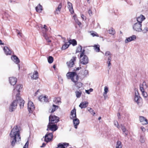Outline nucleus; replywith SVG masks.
I'll use <instances>...</instances> for the list:
<instances>
[{"label":"nucleus","instance_id":"obj_1","mask_svg":"<svg viewBox=\"0 0 148 148\" xmlns=\"http://www.w3.org/2000/svg\"><path fill=\"white\" fill-rule=\"evenodd\" d=\"M10 136L12 140L11 145L14 146L17 141H19L21 140L20 132L17 125L14 127L10 134Z\"/></svg>","mask_w":148,"mask_h":148},{"label":"nucleus","instance_id":"obj_2","mask_svg":"<svg viewBox=\"0 0 148 148\" xmlns=\"http://www.w3.org/2000/svg\"><path fill=\"white\" fill-rule=\"evenodd\" d=\"M66 76L68 79H70L75 83V85L78 88L81 87L82 84L80 82H78L79 77L77 73L75 72H69Z\"/></svg>","mask_w":148,"mask_h":148},{"label":"nucleus","instance_id":"obj_3","mask_svg":"<svg viewBox=\"0 0 148 148\" xmlns=\"http://www.w3.org/2000/svg\"><path fill=\"white\" fill-rule=\"evenodd\" d=\"M85 49L82 50V47L81 46H78L76 50V53L80 52V57L81 63L83 64H86L88 63V59L87 56L84 54Z\"/></svg>","mask_w":148,"mask_h":148},{"label":"nucleus","instance_id":"obj_4","mask_svg":"<svg viewBox=\"0 0 148 148\" xmlns=\"http://www.w3.org/2000/svg\"><path fill=\"white\" fill-rule=\"evenodd\" d=\"M59 120V118L54 115H51L49 117V123L55 124Z\"/></svg>","mask_w":148,"mask_h":148},{"label":"nucleus","instance_id":"obj_5","mask_svg":"<svg viewBox=\"0 0 148 148\" xmlns=\"http://www.w3.org/2000/svg\"><path fill=\"white\" fill-rule=\"evenodd\" d=\"M16 99L18 101V103H19L20 108H23L24 107V105L25 102L24 101L21 97L19 93L16 94Z\"/></svg>","mask_w":148,"mask_h":148},{"label":"nucleus","instance_id":"obj_6","mask_svg":"<svg viewBox=\"0 0 148 148\" xmlns=\"http://www.w3.org/2000/svg\"><path fill=\"white\" fill-rule=\"evenodd\" d=\"M76 56H73L72 59L69 61L66 62V64L69 68H71L75 64V62L76 60Z\"/></svg>","mask_w":148,"mask_h":148},{"label":"nucleus","instance_id":"obj_7","mask_svg":"<svg viewBox=\"0 0 148 148\" xmlns=\"http://www.w3.org/2000/svg\"><path fill=\"white\" fill-rule=\"evenodd\" d=\"M54 123H49L47 125V130L48 131L49 130H51L53 132L56 131L58 128L56 125L54 124Z\"/></svg>","mask_w":148,"mask_h":148},{"label":"nucleus","instance_id":"obj_8","mask_svg":"<svg viewBox=\"0 0 148 148\" xmlns=\"http://www.w3.org/2000/svg\"><path fill=\"white\" fill-rule=\"evenodd\" d=\"M18 103V101L16 99L12 102L9 108V110L10 111H13L16 108Z\"/></svg>","mask_w":148,"mask_h":148},{"label":"nucleus","instance_id":"obj_9","mask_svg":"<svg viewBox=\"0 0 148 148\" xmlns=\"http://www.w3.org/2000/svg\"><path fill=\"white\" fill-rule=\"evenodd\" d=\"M53 138V133H47L45 136V141L48 143L51 141Z\"/></svg>","mask_w":148,"mask_h":148},{"label":"nucleus","instance_id":"obj_10","mask_svg":"<svg viewBox=\"0 0 148 148\" xmlns=\"http://www.w3.org/2000/svg\"><path fill=\"white\" fill-rule=\"evenodd\" d=\"M133 29L137 32H141L142 31V24L136 23L133 26Z\"/></svg>","mask_w":148,"mask_h":148},{"label":"nucleus","instance_id":"obj_11","mask_svg":"<svg viewBox=\"0 0 148 148\" xmlns=\"http://www.w3.org/2000/svg\"><path fill=\"white\" fill-rule=\"evenodd\" d=\"M138 93L137 95L135 93L134 100L138 105L140 106L142 103V100L141 98L138 96Z\"/></svg>","mask_w":148,"mask_h":148},{"label":"nucleus","instance_id":"obj_12","mask_svg":"<svg viewBox=\"0 0 148 148\" xmlns=\"http://www.w3.org/2000/svg\"><path fill=\"white\" fill-rule=\"evenodd\" d=\"M35 106L33 103L29 101L28 103V109L29 112H32L35 109Z\"/></svg>","mask_w":148,"mask_h":148},{"label":"nucleus","instance_id":"obj_13","mask_svg":"<svg viewBox=\"0 0 148 148\" xmlns=\"http://www.w3.org/2000/svg\"><path fill=\"white\" fill-rule=\"evenodd\" d=\"M70 118L72 119L76 118V110L75 108L71 110V112Z\"/></svg>","mask_w":148,"mask_h":148},{"label":"nucleus","instance_id":"obj_14","mask_svg":"<svg viewBox=\"0 0 148 148\" xmlns=\"http://www.w3.org/2000/svg\"><path fill=\"white\" fill-rule=\"evenodd\" d=\"M39 100L42 102H48L49 101V99L48 97L46 96H40L38 98Z\"/></svg>","mask_w":148,"mask_h":148},{"label":"nucleus","instance_id":"obj_15","mask_svg":"<svg viewBox=\"0 0 148 148\" xmlns=\"http://www.w3.org/2000/svg\"><path fill=\"white\" fill-rule=\"evenodd\" d=\"M23 86L21 84H16L15 87L14 89V91L15 92L16 91L18 92L17 94L20 93V90L22 88Z\"/></svg>","mask_w":148,"mask_h":148},{"label":"nucleus","instance_id":"obj_16","mask_svg":"<svg viewBox=\"0 0 148 148\" xmlns=\"http://www.w3.org/2000/svg\"><path fill=\"white\" fill-rule=\"evenodd\" d=\"M136 38V36L135 35H132L128 38H127L125 40V43H127L131 41L135 40Z\"/></svg>","mask_w":148,"mask_h":148},{"label":"nucleus","instance_id":"obj_17","mask_svg":"<svg viewBox=\"0 0 148 148\" xmlns=\"http://www.w3.org/2000/svg\"><path fill=\"white\" fill-rule=\"evenodd\" d=\"M9 80L11 85H14L17 82V79L15 77H10L9 78Z\"/></svg>","mask_w":148,"mask_h":148},{"label":"nucleus","instance_id":"obj_18","mask_svg":"<svg viewBox=\"0 0 148 148\" xmlns=\"http://www.w3.org/2000/svg\"><path fill=\"white\" fill-rule=\"evenodd\" d=\"M139 120L140 122L143 123V124H148V121L147 120L145 117L143 116H140L139 117Z\"/></svg>","mask_w":148,"mask_h":148},{"label":"nucleus","instance_id":"obj_19","mask_svg":"<svg viewBox=\"0 0 148 148\" xmlns=\"http://www.w3.org/2000/svg\"><path fill=\"white\" fill-rule=\"evenodd\" d=\"M145 17L143 15L141 14L137 18V21L138 22L137 23H139L142 24V22L145 19Z\"/></svg>","mask_w":148,"mask_h":148},{"label":"nucleus","instance_id":"obj_20","mask_svg":"<svg viewBox=\"0 0 148 148\" xmlns=\"http://www.w3.org/2000/svg\"><path fill=\"white\" fill-rule=\"evenodd\" d=\"M67 7L71 12V14H73L74 13V11L73 9L72 4L70 2L68 1L67 2Z\"/></svg>","mask_w":148,"mask_h":148},{"label":"nucleus","instance_id":"obj_21","mask_svg":"<svg viewBox=\"0 0 148 148\" xmlns=\"http://www.w3.org/2000/svg\"><path fill=\"white\" fill-rule=\"evenodd\" d=\"M73 122L74 125V127L75 129L77 128V126L79 123V121L77 118H75L73 119Z\"/></svg>","mask_w":148,"mask_h":148},{"label":"nucleus","instance_id":"obj_22","mask_svg":"<svg viewBox=\"0 0 148 148\" xmlns=\"http://www.w3.org/2000/svg\"><path fill=\"white\" fill-rule=\"evenodd\" d=\"M3 50L5 53L6 55H10L11 54L12 51L8 47H4L3 48Z\"/></svg>","mask_w":148,"mask_h":148},{"label":"nucleus","instance_id":"obj_23","mask_svg":"<svg viewBox=\"0 0 148 148\" xmlns=\"http://www.w3.org/2000/svg\"><path fill=\"white\" fill-rule=\"evenodd\" d=\"M31 78L33 79H36L38 78V73L37 71H35L33 72Z\"/></svg>","mask_w":148,"mask_h":148},{"label":"nucleus","instance_id":"obj_24","mask_svg":"<svg viewBox=\"0 0 148 148\" xmlns=\"http://www.w3.org/2000/svg\"><path fill=\"white\" fill-rule=\"evenodd\" d=\"M11 58L12 60L16 64L19 63L20 62L19 60L16 56H12L11 57Z\"/></svg>","mask_w":148,"mask_h":148},{"label":"nucleus","instance_id":"obj_25","mask_svg":"<svg viewBox=\"0 0 148 148\" xmlns=\"http://www.w3.org/2000/svg\"><path fill=\"white\" fill-rule=\"evenodd\" d=\"M58 106L54 104H53L52 107L49 109V112L51 113L53 112L56 110L58 109Z\"/></svg>","mask_w":148,"mask_h":148},{"label":"nucleus","instance_id":"obj_26","mask_svg":"<svg viewBox=\"0 0 148 148\" xmlns=\"http://www.w3.org/2000/svg\"><path fill=\"white\" fill-rule=\"evenodd\" d=\"M88 102L86 101L81 102L79 106L81 108H86L88 105Z\"/></svg>","mask_w":148,"mask_h":148},{"label":"nucleus","instance_id":"obj_27","mask_svg":"<svg viewBox=\"0 0 148 148\" xmlns=\"http://www.w3.org/2000/svg\"><path fill=\"white\" fill-rule=\"evenodd\" d=\"M69 145V144L66 143H63V144L59 143L58 145L57 148H65V146L67 147Z\"/></svg>","mask_w":148,"mask_h":148},{"label":"nucleus","instance_id":"obj_28","mask_svg":"<svg viewBox=\"0 0 148 148\" xmlns=\"http://www.w3.org/2000/svg\"><path fill=\"white\" fill-rule=\"evenodd\" d=\"M121 129L123 131V133H125V136H127L128 134V131L126 130L125 127L124 126L121 125Z\"/></svg>","mask_w":148,"mask_h":148},{"label":"nucleus","instance_id":"obj_29","mask_svg":"<svg viewBox=\"0 0 148 148\" xmlns=\"http://www.w3.org/2000/svg\"><path fill=\"white\" fill-rule=\"evenodd\" d=\"M70 45V43L68 42H65L64 45H63L62 47V50H64L67 49L69 46Z\"/></svg>","mask_w":148,"mask_h":148},{"label":"nucleus","instance_id":"obj_30","mask_svg":"<svg viewBox=\"0 0 148 148\" xmlns=\"http://www.w3.org/2000/svg\"><path fill=\"white\" fill-rule=\"evenodd\" d=\"M144 85L145 88L147 87V85L146 84V83L145 82H143V84L140 85V89L141 92L145 91L143 88Z\"/></svg>","mask_w":148,"mask_h":148},{"label":"nucleus","instance_id":"obj_31","mask_svg":"<svg viewBox=\"0 0 148 148\" xmlns=\"http://www.w3.org/2000/svg\"><path fill=\"white\" fill-rule=\"evenodd\" d=\"M62 6V3H60L58 5L57 8L56 9L55 11V12L56 13L58 14L60 12Z\"/></svg>","mask_w":148,"mask_h":148},{"label":"nucleus","instance_id":"obj_32","mask_svg":"<svg viewBox=\"0 0 148 148\" xmlns=\"http://www.w3.org/2000/svg\"><path fill=\"white\" fill-rule=\"evenodd\" d=\"M36 11L38 12H40L42 10V7L39 4L38 6L36 8Z\"/></svg>","mask_w":148,"mask_h":148},{"label":"nucleus","instance_id":"obj_33","mask_svg":"<svg viewBox=\"0 0 148 148\" xmlns=\"http://www.w3.org/2000/svg\"><path fill=\"white\" fill-rule=\"evenodd\" d=\"M53 101L56 104H59V103H61V99L60 97H57L54 99Z\"/></svg>","mask_w":148,"mask_h":148},{"label":"nucleus","instance_id":"obj_34","mask_svg":"<svg viewBox=\"0 0 148 148\" xmlns=\"http://www.w3.org/2000/svg\"><path fill=\"white\" fill-rule=\"evenodd\" d=\"M94 49L97 52H99L100 50V46L99 45H95L93 46Z\"/></svg>","mask_w":148,"mask_h":148},{"label":"nucleus","instance_id":"obj_35","mask_svg":"<svg viewBox=\"0 0 148 148\" xmlns=\"http://www.w3.org/2000/svg\"><path fill=\"white\" fill-rule=\"evenodd\" d=\"M73 17L76 23L79 26V27H80L81 25H82L81 23L79 21L77 18L75 16H73Z\"/></svg>","mask_w":148,"mask_h":148},{"label":"nucleus","instance_id":"obj_36","mask_svg":"<svg viewBox=\"0 0 148 148\" xmlns=\"http://www.w3.org/2000/svg\"><path fill=\"white\" fill-rule=\"evenodd\" d=\"M122 145L121 143V142L119 140L116 143V148H122Z\"/></svg>","mask_w":148,"mask_h":148},{"label":"nucleus","instance_id":"obj_37","mask_svg":"<svg viewBox=\"0 0 148 148\" xmlns=\"http://www.w3.org/2000/svg\"><path fill=\"white\" fill-rule=\"evenodd\" d=\"M109 34L114 35L115 34V32L114 29L112 28H110L108 30Z\"/></svg>","mask_w":148,"mask_h":148},{"label":"nucleus","instance_id":"obj_38","mask_svg":"<svg viewBox=\"0 0 148 148\" xmlns=\"http://www.w3.org/2000/svg\"><path fill=\"white\" fill-rule=\"evenodd\" d=\"M69 42L70 43V44H72L73 46L77 45V42L75 39L70 40Z\"/></svg>","mask_w":148,"mask_h":148},{"label":"nucleus","instance_id":"obj_39","mask_svg":"<svg viewBox=\"0 0 148 148\" xmlns=\"http://www.w3.org/2000/svg\"><path fill=\"white\" fill-rule=\"evenodd\" d=\"M77 98H79L82 94V92L81 91H76L75 92Z\"/></svg>","mask_w":148,"mask_h":148},{"label":"nucleus","instance_id":"obj_40","mask_svg":"<svg viewBox=\"0 0 148 148\" xmlns=\"http://www.w3.org/2000/svg\"><path fill=\"white\" fill-rule=\"evenodd\" d=\"M44 37L45 39H46L47 42L48 43L51 42V40L50 39V37H49L46 34L44 35Z\"/></svg>","mask_w":148,"mask_h":148},{"label":"nucleus","instance_id":"obj_41","mask_svg":"<svg viewBox=\"0 0 148 148\" xmlns=\"http://www.w3.org/2000/svg\"><path fill=\"white\" fill-rule=\"evenodd\" d=\"M53 60V58L51 56H49L48 58V61L49 63H51Z\"/></svg>","mask_w":148,"mask_h":148},{"label":"nucleus","instance_id":"obj_42","mask_svg":"<svg viewBox=\"0 0 148 148\" xmlns=\"http://www.w3.org/2000/svg\"><path fill=\"white\" fill-rule=\"evenodd\" d=\"M90 33H91V35L93 37L94 36H97V37H99V35L96 33V32H93V31H91L90 32Z\"/></svg>","mask_w":148,"mask_h":148},{"label":"nucleus","instance_id":"obj_43","mask_svg":"<svg viewBox=\"0 0 148 148\" xmlns=\"http://www.w3.org/2000/svg\"><path fill=\"white\" fill-rule=\"evenodd\" d=\"M104 90V92H103V95L104 96H105L108 91V88L107 86H106L105 87Z\"/></svg>","mask_w":148,"mask_h":148},{"label":"nucleus","instance_id":"obj_44","mask_svg":"<svg viewBox=\"0 0 148 148\" xmlns=\"http://www.w3.org/2000/svg\"><path fill=\"white\" fill-rule=\"evenodd\" d=\"M105 55L106 56H108V57H111V58L112 57V54L110 52V51H106L105 54Z\"/></svg>","mask_w":148,"mask_h":148},{"label":"nucleus","instance_id":"obj_45","mask_svg":"<svg viewBox=\"0 0 148 148\" xmlns=\"http://www.w3.org/2000/svg\"><path fill=\"white\" fill-rule=\"evenodd\" d=\"M111 57H108V61L107 62V63L108 64V66H109L111 65L110 62L111 61Z\"/></svg>","mask_w":148,"mask_h":148},{"label":"nucleus","instance_id":"obj_46","mask_svg":"<svg viewBox=\"0 0 148 148\" xmlns=\"http://www.w3.org/2000/svg\"><path fill=\"white\" fill-rule=\"evenodd\" d=\"M88 110L93 115H94L95 114V112H93V110L91 108H89V109H88Z\"/></svg>","mask_w":148,"mask_h":148},{"label":"nucleus","instance_id":"obj_47","mask_svg":"<svg viewBox=\"0 0 148 148\" xmlns=\"http://www.w3.org/2000/svg\"><path fill=\"white\" fill-rule=\"evenodd\" d=\"M142 32L143 33H146L148 31V28L145 27L143 30L142 29Z\"/></svg>","mask_w":148,"mask_h":148},{"label":"nucleus","instance_id":"obj_48","mask_svg":"<svg viewBox=\"0 0 148 148\" xmlns=\"http://www.w3.org/2000/svg\"><path fill=\"white\" fill-rule=\"evenodd\" d=\"M142 92V94L143 96L144 97H147V93L145 92V91H143Z\"/></svg>","mask_w":148,"mask_h":148},{"label":"nucleus","instance_id":"obj_49","mask_svg":"<svg viewBox=\"0 0 148 148\" xmlns=\"http://www.w3.org/2000/svg\"><path fill=\"white\" fill-rule=\"evenodd\" d=\"M88 13L90 16L92 15V12L90 9L88 10Z\"/></svg>","mask_w":148,"mask_h":148},{"label":"nucleus","instance_id":"obj_50","mask_svg":"<svg viewBox=\"0 0 148 148\" xmlns=\"http://www.w3.org/2000/svg\"><path fill=\"white\" fill-rule=\"evenodd\" d=\"M114 125L115 126H116L118 128H119V124L118 122L117 121L115 122Z\"/></svg>","mask_w":148,"mask_h":148},{"label":"nucleus","instance_id":"obj_51","mask_svg":"<svg viewBox=\"0 0 148 148\" xmlns=\"http://www.w3.org/2000/svg\"><path fill=\"white\" fill-rule=\"evenodd\" d=\"M140 128L143 132H144L145 131V129L144 127H141Z\"/></svg>","mask_w":148,"mask_h":148},{"label":"nucleus","instance_id":"obj_52","mask_svg":"<svg viewBox=\"0 0 148 148\" xmlns=\"http://www.w3.org/2000/svg\"><path fill=\"white\" fill-rule=\"evenodd\" d=\"M44 29H45V31L46 32V31H47L48 30V29L47 28V26L45 25H44V27H43Z\"/></svg>","mask_w":148,"mask_h":148},{"label":"nucleus","instance_id":"obj_53","mask_svg":"<svg viewBox=\"0 0 148 148\" xmlns=\"http://www.w3.org/2000/svg\"><path fill=\"white\" fill-rule=\"evenodd\" d=\"M81 17L82 18L83 20H84L85 19H86V17L84 16L83 14H82L81 15Z\"/></svg>","mask_w":148,"mask_h":148},{"label":"nucleus","instance_id":"obj_54","mask_svg":"<svg viewBox=\"0 0 148 148\" xmlns=\"http://www.w3.org/2000/svg\"><path fill=\"white\" fill-rule=\"evenodd\" d=\"M18 32H17V34L18 35H19V36H21L22 33L21 32H19V31L18 30Z\"/></svg>","mask_w":148,"mask_h":148},{"label":"nucleus","instance_id":"obj_55","mask_svg":"<svg viewBox=\"0 0 148 148\" xmlns=\"http://www.w3.org/2000/svg\"><path fill=\"white\" fill-rule=\"evenodd\" d=\"M81 68V67H77V68L75 70V69L74 70V71H75V72H75L76 71H77L79 70Z\"/></svg>","mask_w":148,"mask_h":148},{"label":"nucleus","instance_id":"obj_56","mask_svg":"<svg viewBox=\"0 0 148 148\" xmlns=\"http://www.w3.org/2000/svg\"><path fill=\"white\" fill-rule=\"evenodd\" d=\"M27 143H26L25 144V145L23 147V148H27L28 145L27 146L26 145Z\"/></svg>","mask_w":148,"mask_h":148},{"label":"nucleus","instance_id":"obj_57","mask_svg":"<svg viewBox=\"0 0 148 148\" xmlns=\"http://www.w3.org/2000/svg\"><path fill=\"white\" fill-rule=\"evenodd\" d=\"M86 92L88 94H90V92L89 91V90H86Z\"/></svg>","mask_w":148,"mask_h":148},{"label":"nucleus","instance_id":"obj_58","mask_svg":"<svg viewBox=\"0 0 148 148\" xmlns=\"http://www.w3.org/2000/svg\"><path fill=\"white\" fill-rule=\"evenodd\" d=\"M0 45H4V43H2V41L1 40H0Z\"/></svg>","mask_w":148,"mask_h":148},{"label":"nucleus","instance_id":"obj_59","mask_svg":"<svg viewBox=\"0 0 148 148\" xmlns=\"http://www.w3.org/2000/svg\"><path fill=\"white\" fill-rule=\"evenodd\" d=\"M45 144L44 143H43L42 144V146H41V147H42L45 146Z\"/></svg>","mask_w":148,"mask_h":148},{"label":"nucleus","instance_id":"obj_60","mask_svg":"<svg viewBox=\"0 0 148 148\" xmlns=\"http://www.w3.org/2000/svg\"><path fill=\"white\" fill-rule=\"evenodd\" d=\"M101 119V117H99L98 118V120H100Z\"/></svg>","mask_w":148,"mask_h":148},{"label":"nucleus","instance_id":"obj_61","mask_svg":"<svg viewBox=\"0 0 148 148\" xmlns=\"http://www.w3.org/2000/svg\"><path fill=\"white\" fill-rule=\"evenodd\" d=\"M38 90L36 91V93H35V94H37V93H38Z\"/></svg>","mask_w":148,"mask_h":148},{"label":"nucleus","instance_id":"obj_62","mask_svg":"<svg viewBox=\"0 0 148 148\" xmlns=\"http://www.w3.org/2000/svg\"><path fill=\"white\" fill-rule=\"evenodd\" d=\"M53 68H55V65H53Z\"/></svg>","mask_w":148,"mask_h":148},{"label":"nucleus","instance_id":"obj_63","mask_svg":"<svg viewBox=\"0 0 148 148\" xmlns=\"http://www.w3.org/2000/svg\"><path fill=\"white\" fill-rule=\"evenodd\" d=\"M90 90V92H92V89H91Z\"/></svg>","mask_w":148,"mask_h":148},{"label":"nucleus","instance_id":"obj_64","mask_svg":"<svg viewBox=\"0 0 148 148\" xmlns=\"http://www.w3.org/2000/svg\"><path fill=\"white\" fill-rule=\"evenodd\" d=\"M119 115H118V116H120V114L119 113Z\"/></svg>","mask_w":148,"mask_h":148}]
</instances>
